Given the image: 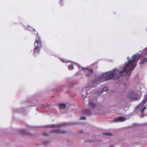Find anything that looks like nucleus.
Returning a JSON list of instances; mask_svg holds the SVG:
<instances>
[{"label": "nucleus", "instance_id": "1a4fd4ad", "mask_svg": "<svg viewBox=\"0 0 147 147\" xmlns=\"http://www.w3.org/2000/svg\"><path fill=\"white\" fill-rule=\"evenodd\" d=\"M87 88H85V86L84 88H82L80 89V90L82 91V92H81L80 94L82 97V99L84 100L85 97L88 94V92L86 91V90L85 89Z\"/></svg>", "mask_w": 147, "mask_h": 147}, {"label": "nucleus", "instance_id": "7c9ffc66", "mask_svg": "<svg viewBox=\"0 0 147 147\" xmlns=\"http://www.w3.org/2000/svg\"><path fill=\"white\" fill-rule=\"evenodd\" d=\"M139 84V83H137V84Z\"/></svg>", "mask_w": 147, "mask_h": 147}, {"label": "nucleus", "instance_id": "7ed1b4c3", "mask_svg": "<svg viewBox=\"0 0 147 147\" xmlns=\"http://www.w3.org/2000/svg\"><path fill=\"white\" fill-rule=\"evenodd\" d=\"M78 82H79L78 80H76L73 82V84H72L69 82H66L60 86L59 88V90H63V89L66 88H68V89L67 90H66V91L67 92H69L70 90L72 88L73 86L74 85H76L78 84Z\"/></svg>", "mask_w": 147, "mask_h": 147}, {"label": "nucleus", "instance_id": "20e7f679", "mask_svg": "<svg viewBox=\"0 0 147 147\" xmlns=\"http://www.w3.org/2000/svg\"><path fill=\"white\" fill-rule=\"evenodd\" d=\"M89 102L90 106L91 107H92L93 108L88 109H86L85 110L83 111V113L84 115H85L90 116L93 113H95V112H94L93 108L95 107L96 106V104L93 102H92L90 101H89Z\"/></svg>", "mask_w": 147, "mask_h": 147}, {"label": "nucleus", "instance_id": "393cba45", "mask_svg": "<svg viewBox=\"0 0 147 147\" xmlns=\"http://www.w3.org/2000/svg\"><path fill=\"white\" fill-rule=\"evenodd\" d=\"M77 66L78 67L79 69H80L81 67L80 65L78 64H77Z\"/></svg>", "mask_w": 147, "mask_h": 147}, {"label": "nucleus", "instance_id": "c756f323", "mask_svg": "<svg viewBox=\"0 0 147 147\" xmlns=\"http://www.w3.org/2000/svg\"><path fill=\"white\" fill-rule=\"evenodd\" d=\"M124 86H125L126 85V83H124Z\"/></svg>", "mask_w": 147, "mask_h": 147}, {"label": "nucleus", "instance_id": "dca6fc26", "mask_svg": "<svg viewBox=\"0 0 147 147\" xmlns=\"http://www.w3.org/2000/svg\"><path fill=\"white\" fill-rule=\"evenodd\" d=\"M59 107L61 109H64L66 108V105L64 103H61L59 104Z\"/></svg>", "mask_w": 147, "mask_h": 147}, {"label": "nucleus", "instance_id": "9d476101", "mask_svg": "<svg viewBox=\"0 0 147 147\" xmlns=\"http://www.w3.org/2000/svg\"><path fill=\"white\" fill-rule=\"evenodd\" d=\"M108 90V88L107 87H104L101 90H99L96 92V93L98 95H100L105 91H107Z\"/></svg>", "mask_w": 147, "mask_h": 147}, {"label": "nucleus", "instance_id": "f03ea898", "mask_svg": "<svg viewBox=\"0 0 147 147\" xmlns=\"http://www.w3.org/2000/svg\"><path fill=\"white\" fill-rule=\"evenodd\" d=\"M35 39L36 41L34 44L35 47L33 51V55L34 56L40 53L41 47V42L40 37L39 36H37L36 37Z\"/></svg>", "mask_w": 147, "mask_h": 147}, {"label": "nucleus", "instance_id": "cd10ccee", "mask_svg": "<svg viewBox=\"0 0 147 147\" xmlns=\"http://www.w3.org/2000/svg\"><path fill=\"white\" fill-rule=\"evenodd\" d=\"M83 132V131H81L80 132V133H82Z\"/></svg>", "mask_w": 147, "mask_h": 147}, {"label": "nucleus", "instance_id": "aec40b11", "mask_svg": "<svg viewBox=\"0 0 147 147\" xmlns=\"http://www.w3.org/2000/svg\"><path fill=\"white\" fill-rule=\"evenodd\" d=\"M21 133L23 135H25L26 134V131L24 130H22L20 131Z\"/></svg>", "mask_w": 147, "mask_h": 147}, {"label": "nucleus", "instance_id": "5701e85b", "mask_svg": "<svg viewBox=\"0 0 147 147\" xmlns=\"http://www.w3.org/2000/svg\"><path fill=\"white\" fill-rule=\"evenodd\" d=\"M46 107L44 105L42 104L40 105V107L42 108V107Z\"/></svg>", "mask_w": 147, "mask_h": 147}, {"label": "nucleus", "instance_id": "f3484780", "mask_svg": "<svg viewBox=\"0 0 147 147\" xmlns=\"http://www.w3.org/2000/svg\"><path fill=\"white\" fill-rule=\"evenodd\" d=\"M146 108V106H145L143 107L141 109V112L142 113V114H141L140 115V116L142 117H143L145 116L143 113H144V111L145 110Z\"/></svg>", "mask_w": 147, "mask_h": 147}, {"label": "nucleus", "instance_id": "b1692460", "mask_svg": "<svg viewBox=\"0 0 147 147\" xmlns=\"http://www.w3.org/2000/svg\"><path fill=\"white\" fill-rule=\"evenodd\" d=\"M60 1V5H63V4H62V0H59Z\"/></svg>", "mask_w": 147, "mask_h": 147}, {"label": "nucleus", "instance_id": "412c9836", "mask_svg": "<svg viewBox=\"0 0 147 147\" xmlns=\"http://www.w3.org/2000/svg\"><path fill=\"white\" fill-rule=\"evenodd\" d=\"M104 134L107 136H111L112 135L111 133L110 132L105 133Z\"/></svg>", "mask_w": 147, "mask_h": 147}, {"label": "nucleus", "instance_id": "f257e3e1", "mask_svg": "<svg viewBox=\"0 0 147 147\" xmlns=\"http://www.w3.org/2000/svg\"><path fill=\"white\" fill-rule=\"evenodd\" d=\"M139 59H141L140 62L141 65L147 62V47L134 55L130 59L129 57H127V59L128 61L125 62V65L121 67V69H114L112 71L102 74L101 75L97 76L95 79L98 83L111 80L114 77L118 82L122 81L123 77L130 75V73L136 66Z\"/></svg>", "mask_w": 147, "mask_h": 147}, {"label": "nucleus", "instance_id": "bb28decb", "mask_svg": "<svg viewBox=\"0 0 147 147\" xmlns=\"http://www.w3.org/2000/svg\"><path fill=\"white\" fill-rule=\"evenodd\" d=\"M60 61H62L63 62H64V60H61V59H60Z\"/></svg>", "mask_w": 147, "mask_h": 147}, {"label": "nucleus", "instance_id": "a211bd4d", "mask_svg": "<svg viewBox=\"0 0 147 147\" xmlns=\"http://www.w3.org/2000/svg\"><path fill=\"white\" fill-rule=\"evenodd\" d=\"M14 113H15L16 112L18 113L20 112H24V111L23 110V109L22 108H20L19 109H14L13 111Z\"/></svg>", "mask_w": 147, "mask_h": 147}, {"label": "nucleus", "instance_id": "4be33fe9", "mask_svg": "<svg viewBox=\"0 0 147 147\" xmlns=\"http://www.w3.org/2000/svg\"><path fill=\"white\" fill-rule=\"evenodd\" d=\"M80 119L81 120H84L86 119V117L85 116H81L80 117Z\"/></svg>", "mask_w": 147, "mask_h": 147}, {"label": "nucleus", "instance_id": "9b49d317", "mask_svg": "<svg viewBox=\"0 0 147 147\" xmlns=\"http://www.w3.org/2000/svg\"><path fill=\"white\" fill-rule=\"evenodd\" d=\"M51 132L53 133H56L58 134H64L65 132V131L60 130V129H55L52 130L51 131Z\"/></svg>", "mask_w": 147, "mask_h": 147}, {"label": "nucleus", "instance_id": "2eb2a0df", "mask_svg": "<svg viewBox=\"0 0 147 147\" xmlns=\"http://www.w3.org/2000/svg\"><path fill=\"white\" fill-rule=\"evenodd\" d=\"M30 28L31 29H28V30L30 31H31L32 34L36 35V37L37 36H38V32H36V31L35 29L33 28L32 27H30Z\"/></svg>", "mask_w": 147, "mask_h": 147}, {"label": "nucleus", "instance_id": "a878e982", "mask_svg": "<svg viewBox=\"0 0 147 147\" xmlns=\"http://www.w3.org/2000/svg\"><path fill=\"white\" fill-rule=\"evenodd\" d=\"M30 27H31V26H27V27L28 28V29H27V30H28V29H31L30 28Z\"/></svg>", "mask_w": 147, "mask_h": 147}, {"label": "nucleus", "instance_id": "4468645a", "mask_svg": "<svg viewBox=\"0 0 147 147\" xmlns=\"http://www.w3.org/2000/svg\"><path fill=\"white\" fill-rule=\"evenodd\" d=\"M115 121H123L125 120V118L124 117H120L118 118H116L114 119Z\"/></svg>", "mask_w": 147, "mask_h": 147}, {"label": "nucleus", "instance_id": "ddd939ff", "mask_svg": "<svg viewBox=\"0 0 147 147\" xmlns=\"http://www.w3.org/2000/svg\"><path fill=\"white\" fill-rule=\"evenodd\" d=\"M29 100H31V101H29L28 102V103H30L31 102L32 103L31 104V106H33L35 104V102L36 101H37L38 100H37L36 99L32 97L30 98V99L28 100V101Z\"/></svg>", "mask_w": 147, "mask_h": 147}, {"label": "nucleus", "instance_id": "c85d7f7f", "mask_svg": "<svg viewBox=\"0 0 147 147\" xmlns=\"http://www.w3.org/2000/svg\"><path fill=\"white\" fill-rule=\"evenodd\" d=\"M44 135H46V133H44Z\"/></svg>", "mask_w": 147, "mask_h": 147}, {"label": "nucleus", "instance_id": "f8f14e48", "mask_svg": "<svg viewBox=\"0 0 147 147\" xmlns=\"http://www.w3.org/2000/svg\"><path fill=\"white\" fill-rule=\"evenodd\" d=\"M62 125L64 126V125H67V124L66 123H62V124H57V125H54V124L51 125H50V127L53 128V127H60L61 125Z\"/></svg>", "mask_w": 147, "mask_h": 147}, {"label": "nucleus", "instance_id": "2f4dec72", "mask_svg": "<svg viewBox=\"0 0 147 147\" xmlns=\"http://www.w3.org/2000/svg\"><path fill=\"white\" fill-rule=\"evenodd\" d=\"M30 105H28V106H30Z\"/></svg>", "mask_w": 147, "mask_h": 147}, {"label": "nucleus", "instance_id": "6ab92c4d", "mask_svg": "<svg viewBox=\"0 0 147 147\" xmlns=\"http://www.w3.org/2000/svg\"><path fill=\"white\" fill-rule=\"evenodd\" d=\"M68 69L71 70H72L74 69V67L72 65H69L68 67Z\"/></svg>", "mask_w": 147, "mask_h": 147}, {"label": "nucleus", "instance_id": "6e6552de", "mask_svg": "<svg viewBox=\"0 0 147 147\" xmlns=\"http://www.w3.org/2000/svg\"><path fill=\"white\" fill-rule=\"evenodd\" d=\"M98 82L95 79L94 80H93L88 85H86L85 86V88H88V87H95L97 85Z\"/></svg>", "mask_w": 147, "mask_h": 147}, {"label": "nucleus", "instance_id": "423d86ee", "mask_svg": "<svg viewBox=\"0 0 147 147\" xmlns=\"http://www.w3.org/2000/svg\"><path fill=\"white\" fill-rule=\"evenodd\" d=\"M147 101V94H146L144 96V98L142 102L137 106L135 109L134 111H138L141 108H142Z\"/></svg>", "mask_w": 147, "mask_h": 147}, {"label": "nucleus", "instance_id": "0eeeda50", "mask_svg": "<svg viewBox=\"0 0 147 147\" xmlns=\"http://www.w3.org/2000/svg\"><path fill=\"white\" fill-rule=\"evenodd\" d=\"M142 95V92L140 93V95L138 96L136 93L133 92L129 94V96L131 99H132L137 100L140 98Z\"/></svg>", "mask_w": 147, "mask_h": 147}, {"label": "nucleus", "instance_id": "39448f33", "mask_svg": "<svg viewBox=\"0 0 147 147\" xmlns=\"http://www.w3.org/2000/svg\"><path fill=\"white\" fill-rule=\"evenodd\" d=\"M82 69L84 71L85 74L87 76H92L93 75V71L91 65L82 67Z\"/></svg>", "mask_w": 147, "mask_h": 147}]
</instances>
